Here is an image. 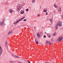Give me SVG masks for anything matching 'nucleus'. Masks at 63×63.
Here are the masks:
<instances>
[{
  "label": "nucleus",
  "instance_id": "1",
  "mask_svg": "<svg viewBox=\"0 0 63 63\" xmlns=\"http://www.w3.org/2000/svg\"><path fill=\"white\" fill-rule=\"evenodd\" d=\"M62 21H59L58 22H57V26H62Z\"/></svg>",
  "mask_w": 63,
  "mask_h": 63
},
{
  "label": "nucleus",
  "instance_id": "2",
  "mask_svg": "<svg viewBox=\"0 0 63 63\" xmlns=\"http://www.w3.org/2000/svg\"><path fill=\"white\" fill-rule=\"evenodd\" d=\"M24 18H25V17H23L21 18L20 19H19L17 21H16V22L17 23H18V22H19V21H21V20H23V19H24Z\"/></svg>",
  "mask_w": 63,
  "mask_h": 63
},
{
  "label": "nucleus",
  "instance_id": "3",
  "mask_svg": "<svg viewBox=\"0 0 63 63\" xmlns=\"http://www.w3.org/2000/svg\"><path fill=\"white\" fill-rule=\"evenodd\" d=\"M4 20H3V22H0V26H3L4 25Z\"/></svg>",
  "mask_w": 63,
  "mask_h": 63
},
{
  "label": "nucleus",
  "instance_id": "4",
  "mask_svg": "<svg viewBox=\"0 0 63 63\" xmlns=\"http://www.w3.org/2000/svg\"><path fill=\"white\" fill-rule=\"evenodd\" d=\"M62 39H63V38H59L57 39V41H58V42H60L61 41Z\"/></svg>",
  "mask_w": 63,
  "mask_h": 63
},
{
  "label": "nucleus",
  "instance_id": "5",
  "mask_svg": "<svg viewBox=\"0 0 63 63\" xmlns=\"http://www.w3.org/2000/svg\"><path fill=\"white\" fill-rule=\"evenodd\" d=\"M13 10L12 9H10L9 11V12L10 13H13Z\"/></svg>",
  "mask_w": 63,
  "mask_h": 63
},
{
  "label": "nucleus",
  "instance_id": "6",
  "mask_svg": "<svg viewBox=\"0 0 63 63\" xmlns=\"http://www.w3.org/2000/svg\"><path fill=\"white\" fill-rule=\"evenodd\" d=\"M2 52H3V50H1L0 51V56H1L2 54Z\"/></svg>",
  "mask_w": 63,
  "mask_h": 63
},
{
  "label": "nucleus",
  "instance_id": "7",
  "mask_svg": "<svg viewBox=\"0 0 63 63\" xmlns=\"http://www.w3.org/2000/svg\"><path fill=\"white\" fill-rule=\"evenodd\" d=\"M12 33V31H10L8 33V35H10V34H11Z\"/></svg>",
  "mask_w": 63,
  "mask_h": 63
},
{
  "label": "nucleus",
  "instance_id": "8",
  "mask_svg": "<svg viewBox=\"0 0 63 63\" xmlns=\"http://www.w3.org/2000/svg\"><path fill=\"white\" fill-rule=\"evenodd\" d=\"M19 8H20V7H17V11H18L19 10Z\"/></svg>",
  "mask_w": 63,
  "mask_h": 63
},
{
  "label": "nucleus",
  "instance_id": "9",
  "mask_svg": "<svg viewBox=\"0 0 63 63\" xmlns=\"http://www.w3.org/2000/svg\"><path fill=\"white\" fill-rule=\"evenodd\" d=\"M46 44H49V41H47L46 42Z\"/></svg>",
  "mask_w": 63,
  "mask_h": 63
},
{
  "label": "nucleus",
  "instance_id": "10",
  "mask_svg": "<svg viewBox=\"0 0 63 63\" xmlns=\"http://www.w3.org/2000/svg\"><path fill=\"white\" fill-rule=\"evenodd\" d=\"M32 3H35V0H33L32 1Z\"/></svg>",
  "mask_w": 63,
  "mask_h": 63
},
{
  "label": "nucleus",
  "instance_id": "11",
  "mask_svg": "<svg viewBox=\"0 0 63 63\" xmlns=\"http://www.w3.org/2000/svg\"><path fill=\"white\" fill-rule=\"evenodd\" d=\"M24 11H23L22 12H20V14H24Z\"/></svg>",
  "mask_w": 63,
  "mask_h": 63
},
{
  "label": "nucleus",
  "instance_id": "12",
  "mask_svg": "<svg viewBox=\"0 0 63 63\" xmlns=\"http://www.w3.org/2000/svg\"><path fill=\"white\" fill-rule=\"evenodd\" d=\"M54 7H55V8H57L58 7L56 6L55 4H54Z\"/></svg>",
  "mask_w": 63,
  "mask_h": 63
},
{
  "label": "nucleus",
  "instance_id": "13",
  "mask_svg": "<svg viewBox=\"0 0 63 63\" xmlns=\"http://www.w3.org/2000/svg\"><path fill=\"white\" fill-rule=\"evenodd\" d=\"M57 25H56L55 26V28L56 29H57V28H58V27L57 26Z\"/></svg>",
  "mask_w": 63,
  "mask_h": 63
},
{
  "label": "nucleus",
  "instance_id": "14",
  "mask_svg": "<svg viewBox=\"0 0 63 63\" xmlns=\"http://www.w3.org/2000/svg\"><path fill=\"white\" fill-rule=\"evenodd\" d=\"M43 12H47V10H46L44 9V10Z\"/></svg>",
  "mask_w": 63,
  "mask_h": 63
},
{
  "label": "nucleus",
  "instance_id": "15",
  "mask_svg": "<svg viewBox=\"0 0 63 63\" xmlns=\"http://www.w3.org/2000/svg\"><path fill=\"white\" fill-rule=\"evenodd\" d=\"M15 57L16 58H19V57L17 56L16 55H15Z\"/></svg>",
  "mask_w": 63,
  "mask_h": 63
},
{
  "label": "nucleus",
  "instance_id": "16",
  "mask_svg": "<svg viewBox=\"0 0 63 63\" xmlns=\"http://www.w3.org/2000/svg\"><path fill=\"white\" fill-rule=\"evenodd\" d=\"M37 37H39L40 36V34H39V33H38L37 34Z\"/></svg>",
  "mask_w": 63,
  "mask_h": 63
},
{
  "label": "nucleus",
  "instance_id": "17",
  "mask_svg": "<svg viewBox=\"0 0 63 63\" xmlns=\"http://www.w3.org/2000/svg\"><path fill=\"white\" fill-rule=\"evenodd\" d=\"M49 20L50 21V22H51L52 21V19H49Z\"/></svg>",
  "mask_w": 63,
  "mask_h": 63
},
{
  "label": "nucleus",
  "instance_id": "18",
  "mask_svg": "<svg viewBox=\"0 0 63 63\" xmlns=\"http://www.w3.org/2000/svg\"><path fill=\"white\" fill-rule=\"evenodd\" d=\"M12 56L13 57H14V58H15V55H14V54H12Z\"/></svg>",
  "mask_w": 63,
  "mask_h": 63
},
{
  "label": "nucleus",
  "instance_id": "19",
  "mask_svg": "<svg viewBox=\"0 0 63 63\" xmlns=\"http://www.w3.org/2000/svg\"><path fill=\"white\" fill-rule=\"evenodd\" d=\"M26 12H28V11H29V9H28V8H27L26 10Z\"/></svg>",
  "mask_w": 63,
  "mask_h": 63
},
{
  "label": "nucleus",
  "instance_id": "20",
  "mask_svg": "<svg viewBox=\"0 0 63 63\" xmlns=\"http://www.w3.org/2000/svg\"><path fill=\"white\" fill-rule=\"evenodd\" d=\"M7 41H6L5 43V46H6V45H7Z\"/></svg>",
  "mask_w": 63,
  "mask_h": 63
},
{
  "label": "nucleus",
  "instance_id": "21",
  "mask_svg": "<svg viewBox=\"0 0 63 63\" xmlns=\"http://www.w3.org/2000/svg\"><path fill=\"white\" fill-rule=\"evenodd\" d=\"M0 51L2 50V47H1V46L0 47Z\"/></svg>",
  "mask_w": 63,
  "mask_h": 63
},
{
  "label": "nucleus",
  "instance_id": "22",
  "mask_svg": "<svg viewBox=\"0 0 63 63\" xmlns=\"http://www.w3.org/2000/svg\"><path fill=\"white\" fill-rule=\"evenodd\" d=\"M59 10L60 11V12H61V8H59Z\"/></svg>",
  "mask_w": 63,
  "mask_h": 63
},
{
  "label": "nucleus",
  "instance_id": "23",
  "mask_svg": "<svg viewBox=\"0 0 63 63\" xmlns=\"http://www.w3.org/2000/svg\"><path fill=\"white\" fill-rule=\"evenodd\" d=\"M23 21H26V19H25L24 20H23Z\"/></svg>",
  "mask_w": 63,
  "mask_h": 63
},
{
  "label": "nucleus",
  "instance_id": "24",
  "mask_svg": "<svg viewBox=\"0 0 63 63\" xmlns=\"http://www.w3.org/2000/svg\"><path fill=\"white\" fill-rule=\"evenodd\" d=\"M36 44H38V41H36Z\"/></svg>",
  "mask_w": 63,
  "mask_h": 63
},
{
  "label": "nucleus",
  "instance_id": "25",
  "mask_svg": "<svg viewBox=\"0 0 63 63\" xmlns=\"http://www.w3.org/2000/svg\"><path fill=\"white\" fill-rule=\"evenodd\" d=\"M17 23L16 22H15L14 23V24H15L16 25V24H17Z\"/></svg>",
  "mask_w": 63,
  "mask_h": 63
},
{
  "label": "nucleus",
  "instance_id": "26",
  "mask_svg": "<svg viewBox=\"0 0 63 63\" xmlns=\"http://www.w3.org/2000/svg\"><path fill=\"white\" fill-rule=\"evenodd\" d=\"M17 62H18V63H22V62H19L18 61Z\"/></svg>",
  "mask_w": 63,
  "mask_h": 63
},
{
  "label": "nucleus",
  "instance_id": "27",
  "mask_svg": "<svg viewBox=\"0 0 63 63\" xmlns=\"http://www.w3.org/2000/svg\"><path fill=\"white\" fill-rule=\"evenodd\" d=\"M5 18H3V19L2 20V22H3V20H4V21H5Z\"/></svg>",
  "mask_w": 63,
  "mask_h": 63
},
{
  "label": "nucleus",
  "instance_id": "28",
  "mask_svg": "<svg viewBox=\"0 0 63 63\" xmlns=\"http://www.w3.org/2000/svg\"><path fill=\"white\" fill-rule=\"evenodd\" d=\"M43 37L44 38H46V35H44V36Z\"/></svg>",
  "mask_w": 63,
  "mask_h": 63
},
{
  "label": "nucleus",
  "instance_id": "29",
  "mask_svg": "<svg viewBox=\"0 0 63 63\" xmlns=\"http://www.w3.org/2000/svg\"><path fill=\"white\" fill-rule=\"evenodd\" d=\"M53 36H55V33H54L53 34Z\"/></svg>",
  "mask_w": 63,
  "mask_h": 63
},
{
  "label": "nucleus",
  "instance_id": "30",
  "mask_svg": "<svg viewBox=\"0 0 63 63\" xmlns=\"http://www.w3.org/2000/svg\"><path fill=\"white\" fill-rule=\"evenodd\" d=\"M28 61V63H30V62H29V61H28V60L27 61Z\"/></svg>",
  "mask_w": 63,
  "mask_h": 63
},
{
  "label": "nucleus",
  "instance_id": "31",
  "mask_svg": "<svg viewBox=\"0 0 63 63\" xmlns=\"http://www.w3.org/2000/svg\"><path fill=\"white\" fill-rule=\"evenodd\" d=\"M48 37L49 38H50V37H51L50 35H48Z\"/></svg>",
  "mask_w": 63,
  "mask_h": 63
},
{
  "label": "nucleus",
  "instance_id": "32",
  "mask_svg": "<svg viewBox=\"0 0 63 63\" xmlns=\"http://www.w3.org/2000/svg\"><path fill=\"white\" fill-rule=\"evenodd\" d=\"M47 14V13H46V15H47V14Z\"/></svg>",
  "mask_w": 63,
  "mask_h": 63
},
{
  "label": "nucleus",
  "instance_id": "33",
  "mask_svg": "<svg viewBox=\"0 0 63 63\" xmlns=\"http://www.w3.org/2000/svg\"><path fill=\"white\" fill-rule=\"evenodd\" d=\"M10 62L11 63H13V62L12 61H10Z\"/></svg>",
  "mask_w": 63,
  "mask_h": 63
},
{
  "label": "nucleus",
  "instance_id": "34",
  "mask_svg": "<svg viewBox=\"0 0 63 63\" xmlns=\"http://www.w3.org/2000/svg\"><path fill=\"white\" fill-rule=\"evenodd\" d=\"M38 16H40V15L38 14Z\"/></svg>",
  "mask_w": 63,
  "mask_h": 63
},
{
  "label": "nucleus",
  "instance_id": "35",
  "mask_svg": "<svg viewBox=\"0 0 63 63\" xmlns=\"http://www.w3.org/2000/svg\"><path fill=\"white\" fill-rule=\"evenodd\" d=\"M37 38H36V39H35V42H36V40H37Z\"/></svg>",
  "mask_w": 63,
  "mask_h": 63
},
{
  "label": "nucleus",
  "instance_id": "36",
  "mask_svg": "<svg viewBox=\"0 0 63 63\" xmlns=\"http://www.w3.org/2000/svg\"><path fill=\"white\" fill-rule=\"evenodd\" d=\"M62 37V36H60V37H59V38H61Z\"/></svg>",
  "mask_w": 63,
  "mask_h": 63
},
{
  "label": "nucleus",
  "instance_id": "37",
  "mask_svg": "<svg viewBox=\"0 0 63 63\" xmlns=\"http://www.w3.org/2000/svg\"><path fill=\"white\" fill-rule=\"evenodd\" d=\"M45 34H47V32H45Z\"/></svg>",
  "mask_w": 63,
  "mask_h": 63
},
{
  "label": "nucleus",
  "instance_id": "38",
  "mask_svg": "<svg viewBox=\"0 0 63 63\" xmlns=\"http://www.w3.org/2000/svg\"><path fill=\"white\" fill-rule=\"evenodd\" d=\"M45 63H48V62H46Z\"/></svg>",
  "mask_w": 63,
  "mask_h": 63
},
{
  "label": "nucleus",
  "instance_id": "39",
  "mask_svg": "<svg viewBox=\"0 0 63 63\" xmlns=\"http://www.w3.org/2000/svg\"><path fill=\"white\" fill-rule=\"evenodd\" d=\"M51 44V43H49V45H50V44Z\"/></svg>",
  "mask_w": 63,
  "mask_h": 63
},
{
  "label": "nucleus",
  "instance_id": "40",
  "mask_svg": "<svg viewBox=\"0 0 63 63\" xmlns=\"http://www.w3.org/2000/svg\"><path fill=\"white\" fill-rule=\"evenodd\" d=\"M19 7H20V6ZM19 8H20V9H21V7H20Z\"/></svg>",
  "mask_w": 63,
  "mask_h": 63
},
{
  "label": "nucleus",
  "instance_id": "41",
  "mask_svg": "<svg viewBox=\"0 0 63 63\" xmlns=\"http://www.w3.org/2000/svg\"><path fill=\"white\" fill-rule=\"evenodd\" d=\"M62 18H63V16H62Z\"/></svg>",
  "mask_w": 63,
  "mask_h": 63
},
{
  "label": "nucleus",
  "instance_id": "42",
  "mask_svg": "<svg viewBox=\"0 0 63 63\" xmlns=\"http://www.w3.org/2000/svg\"><path fill=\"white\" fill-rule=\"evenodd\" d=\"M41 28H43V27H42Z\"/></svg>",
  "mask_w": 63,
  "mask_h": 63
},
{
  "label": "nucleus",
  "instance_id": "43",
  "mask_svg": "<svg viewBox=\"0 0 63 63\" xmlns=\"http://www.w3.org/2000/svg\"><path fill=\"white\" fill-rule=\"evenodd\" d=\"M53 63H54V62H53Z\"/></svg>",
  "mask_w": 63,
  "mask_h": 63
}]
</instances>
